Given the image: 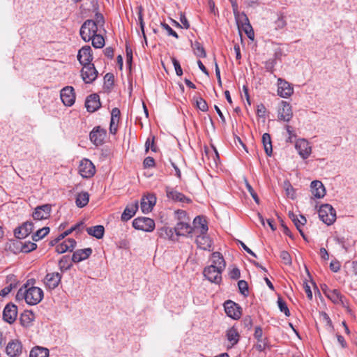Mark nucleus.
<instances>
[{
	"label": "nucleus",
	"mask_w": 357,
	"mask_h": 357,
	"mask_svg": "<svg viewBox=\"0 0 357 357\" xmlns=\"http://www.w3.org/2000/svg\"><path fill=\"white\" fill-rule=\"evenodd\" d=\"M319 217L323 222L331 225L336 220V211L331 204H322L319 210Z\"/></svg>",
	"instance_id": "f257e3e1"
},
{
	"label": "nucleus",
	"mask_w": 357,
	"mask_h": 357,
	"mask_svg": "<svg viewBox=\"0 0 357 357\" xmlns=\"http://www.w3.org/2000/svg\"><path fill=\"white\" fill-rule=\"evenodd\" d=\"M43 291L40 287L30 285L26 287V303L29 305L39 303L43 298Z\"/></svg>",
	"instance_id": "f03ea898"
},
{
	"label": "nucleus",
	"mask_w": 357,
	"mask_h": 357,
	"mask_svg": "<svg viewBox=\"0 0 357 357\" xmlns=\"http://www.w3.org/2000/svg\"><path fill=\"white\" fill-rule=\"evenodd\" d=\"M98 31L93 20H86L81 26L79 34L83 40L89 42Z\"/></svg>",
	"instance_id": "7ed1b4c3"
},
{
	"label": "nucleus",
	"mask_w": 357,
	"mask_h": 357,
	"mask_svg": "<svg viewBox=\"0 0 357 357\" xmlns=\"http://www.w3.org/2000/svg\"><path fill=\"white\" fill-rule=\"evenodd\" d=\"M132 226L136 229L150 232L154 229L155 222L151 218L139 217L132 221Z\"/></svg>",
	"instance_id": "20e7f679"
},
{
	"label": "nucleus",
	"mask_w": 357,
	"mask_h": 357,
	"mask_svg": "<svg viewBox=\"0 0 357 357\" xmlns=\"http://www.w3.org/2000/svg\"><path fill=\"white\" fill-rule=\"evenodd\" d=\"M222 270L219 269L213 266H206L203 271L204 277L211 282L220 284L222 281Z\"/></svg>",
	"instance_id": "39448f33"
},
{
	"label": "nucleus",
	"mask_w": 357,
	"mask_h": 357,
	"mask_svg": "<svg viewBox=\"0 0 357 357\" xmlns=\"http://www.w3.org/2000/svg\"><path fill=\"white\" fill-rule=\"evenodd\" d=\"M83 68L81 70V75L83 81L86 84L92 83L98 76V71L93 64L82 65Z\"/></svg>",
	"instance_id": "423d86ee"
},
{
	"label": "nucleus",
	"mask_w": 357,
	"mask_h": 357,
	"mask_svg": "<svg viewBox=\"0 0 357 357\" xmlns=\"http://www.w3.org/2000/svg\"><path fill=\"white\" fill-rule=\"evenodd\" d=\"M96 172V168L93 162L89 159H83L79 165V173L83 178H91Z\"/></svg>",
	"instance_id": "0eeeda50"
},
{
	"label": "nucleus",
	"mask_w": 357,
	"mask_h": 357,
	"mask_svg": "<svg viewBox=\"0 0 357 357\" xmlns=\"http://www.w3.org/2000/svg\"><path fill=\"white\" fill-rule=\"evenodd\" d=\"M227 315L233 319H238L241 315V307L235 302L228 300L224 303Z\"/></svg>",
	"instance_id": "6e6552de"
},
{
	"label": "nucleus",
	"mask_w": 357,
	"mask_h": 357,
	"mask_svg": "<svg viewBox=\"0 0 357 357\" xmlns=\"http://www.w3.org/2000/svg\"><path fill=\"white\" fill-rule=\"evenodd\" d=\"M295 148L303 159H307L311 154L312 148L305 139H298L296 142Z\"/></svg>",
	"instance_id": "1a4fd4ad"
},
{
	"label": "nucleus",
	"mask_w": 357,
	"mask_h": 357,
	"mask_svg": "<svg viewBox=\"0 0 357 357\" xmlns=\"http://www.w3.org/2000/svg\"><path fill=\"white\" fill-rule=\"evenodd\" d=\"M6 353L10 357H18L22 353V344L18 340L10 341L6 347Z\"/></svg>",
	"instance_id": "9d476101"
},
{
	"label": "nucleus",
	"mask_w": 357,
	"mask_h": 357,
	"mask_svg": "<svg viewBox=\"0 0 357 357\" xmlns=\"http://www.w3.org/2000/svg\"><path fill=\"white\" fill-rule=\"evenodd\" d=\"M17 316V307L12 303L7 304L3 311V320L8 324H13L16 320Z\"/></svg>",
	"instance_id": "9b49d317"
},
{
	"label": "nucleus",
	"mask_w": 357,
	"mask_h": 357,
	"mask_svg": "<svg viewBox=\"0 0 357 357\" xmlns=\"http://www.w3.org/2000/svg\"><path fill=\"white\" fill-rule=\"evenodd\" d=\"M294 93V88L291 84L287 81L279 78L278 79V94L282 98H287L290 97Z\"/></svg>",
	"instance_id": "f8f14e48"
},
{
	"label": "nucleus",
	"mask_w": 357,
	"mask_h": 357,
	"mask_svg": "<svg viewBox=\"0 0 357 357\" xmlns=\"http://www.w3.org/2000/svg\"><path fill=\"white\" fill-rule=\"evenodd\" d=\"M106 137V130L100 126L95 127L89 134L90 140L96 146L102 144Z\"/></svg>",
	"instance_id": "ddd939ff"
},
{
	"label": "nucleus",
	"mask_w": 357,
	"mask_h": 357,
	"mask_svg": "<svg viewBox=\"0 0 357 357\" xmlns=\"http://www.w3.org/2000/svg\"><path fill=\"white\" fill-rule=\"evenodd\" d=\"M52 206L50 204H43L35 208L32 216L36 220H45L50 216Z\"/></svg>",
	"instance_id": "4468645a"
},
{
	"label": "nucleus",
	"mask_w": 357,
	"mask_h": 357,
	"mask_svg": "<svg viewBox=\"0 0 357 357\" xmlns=\"http://www.w3.org/2000/svg\"><path fill=\"white\" fill-rule=\"evenodd\" d=\"M293 116V112L291 105L282 100L281 105L278 109V119L286 122H289Z\"/></svg>",
	"instance_id": "2eb2a0df"
},
{
	"label": "nucleus",
	"mask_w": 357,
	"mask_h": 357,
	"mask_svg": "<svg viewBox=\"0 0 357 357\" xmlns=\"http://www.w3.org/2000/svg\"><path fill=\"white\" fill-rule=\"evenodd\" d=\"M61 99L66 106H71L75 100L74 89L72 86H66L61 91Z\"/></svg>",
	"instance_id": "dca6fc26"
},
{
	"label": "nucleus",
	"mask_w": 357,
	"mask_h": 357,
	"mask_svg": "<svg viewBox=\"0 0 357 357\" xmlns=\"http://www.w3.org/2000/svg\"><path fill=\"white\" fill-rule=\"evenodd\" d=\"M77 60L81 65L91 63L93 60V54L92 50L90 46H84L79 50L77 54Z\"/></svg>",
	"instance_id": "f3484780"
},
{
	"label": "nucleus",
	"mask_w": 357,
	"mask_h": 357,
	"mask_svg": "<svg viewBox=\"0 0 357 357\" xmlns=\"http://www.w3.org/2000/svg\"><path fill=\"white\" fill-rule=\"evenodd\" d=\"M62 275L58 272L47 273L44 279L45 286L50 289L57 287L61 282Z\"/></svg>",
	"instance_id": "a211bd4d"
},
{
	"label": "nucleus",
	"mask_w": 357,
	"mask_h": 357,
	"mask_svg": "<svg viewBox=\"0 0 357 357\" xmlns=\"http://www.w3.org/2000/svg\"><path fill=\"white\" fill-rule=\"evenodd\" d=\"M33 229V223L32 222L27 221L24 222L21 226L15 229V236L19 239L24 238L32 232Z\"/></svg>",
	"instance_id": "6ab92c4d"
},
{
	"label": "nucleus",
	"mask_w": 357,
	"mask_h": 357,
	"mask_svg": "<svg viewBox=\"0 0 357 357\" xmlns=\"http://www.w3.org/2000/svg\"><path fill=\"white\" fill-rule=\"evenodd\" d=\"M101 106L100 97L98 94H91L86 98L85 107L89 112H94Z\"/></svg>",
	"instance_id": "aec40b11"
},
{
	"label": "nucleus",
	"mask_w": 357,
	"mask_h": 357,
	"mask_svg": "<svg viewBox=\"0 0 357 357\" xmlns=\"http://www.w3.org/2000/svg\"><path fill=\"white\" fill-rule=\"evenodd\" d=\"M156 203V197L153 194H149L141 200V209L144 213L151 212Z\"/></svg>",
	"instance_id": "412c9836"
},
{
	"label": "nucleus",
	"mask_w": 357,
	"mask_h": 357,
	"mask_svg": "<svg viewBox=\"0 0 357 357\" xmlns=\"http://www.w3.org/2000/svg\"><path fill=\"white\" fill-rule=\"evenodd\" d=\"M166 194L167 197L173 200L174 202H190V199L185 197L183 193L179 192L178 191L170 188H166Z\"/></svg>",
	"instance_id": "4be33fe9"
},
{
	"label": "nucleus",
	"mask_w": 357,
	"mask_h": 357,
	"mask_svg": "<svg viewBox=\"0 0 357 357\" xmlns=\"http://www.w3.org/2000/svg\"><path fill=\"white\" fill-rule=\"evenodd\" d=\"M92 252H93V250L90 248L77 250L73 254L71 260L74 263H79L82 261H84V260L88 259L92 254Z\"/></svg>",
	"instance_id": "5701e85b"
},
{
	"label": "nucleus",
	"mask_w": 357,
	"mask_h": 357,
	"mask_svg": "<svg viewBox=\"0 0 357 357\" xmlns=\"http://www.w3.org/2000/svg\"><path fill=\"white\" fill-rule=\"evenodd\" d=\"M312 195L317 199L322 198L326 195L324 184L319 181H313L310 184Z\"/></svg>",
	"instance_id": "b1692460"
},
{
	"label": "nucleus",
	"mask_w": 357,
	"mask_h": 357,
	"mask_svg": "<svg viewBox=\"0 0 357 357\" xmlns=\"http://www.w3.org/2000/svg\"><path fill=\"white\" fill-rule=\"evenodd\" d=\"M174 229L176 236H186L192 231L190 221L178 222Z\"/></svg>",
	"instance_id": "393cba45"
},
{
	"label": "nucleus",
	"mask_w": 357,
	"mask_h": 357,
	"mask_svg": "<svg viewBox=\"0 0 357 357\" xmlns=\"http://www.w3.org/2000/svg\"><path fill=\"white\" fill-rule=\"evenodd\" d=\"M138 209V202L136 201L134 203L129 204L126 206L123 213L121 214V220L128 221L131 219L137 212Z\"/></svg>",
	"instance_id": "a878e982"
},
{
	"label": "nucleus",
	"mask_w": 357,
	"mask_h": 357,
	"mask_svg": "<svg viewBox=\"0 0 357 357\" xmlns=\"http://www.w3.org/2000/svg\"><path fill=\"white\" fill-rule=\"evenodd\" d=\"M76 241L73 238H68L61 243L59 244L56 247V251L59 253L62 254L67 251H73V249L76 246Z\"/></svg>",
	"instance_id": "bb28decb"
},
{
	"label": "nucleus",
	"mask_w": 357,
	"mask_h": 357,
	"mask_svg": "<svg viewBox=\"0 0 357 357\" xmlns=\"http://www.w3.org/2000/svg\"><path fill=\"white\" fill-rule=\"evenodd\" d=\"M241 20H239V24H241V27L248 38L250 40H254L255 33L252 26L249 22V20L245 13L241 14Z\"/></svg>",
	"instance_id": "cd10ccee"
},
{
	"label": "nucleus",
	"mask_w": 357,
	"mask_h": 357,
	"mask_svg": "<svg viewBox=\"0 0 357 357\" xmlns=\"http://www.w3.org/2000/svg\"><path fill=\"white\" fill-rule=\"evenodd\" d=\"M120 110L117 107L112 109L111 112V121L109 125V131L112 134H115L117 131L118 123L120 120Z\"/></svg>",
	"instance_id": "c85d7f7f"
},
{
	"label": "nucleus",
	"mask_w": 357,
	"mask_h": 357,
	"mask_svg": "<svg viewBox=\"0 0 357 357\" xmlns=\"http://www.w3.org/2000/svg\"><path fill=\"white\" fill-rule=\"evenodd\" d=\"M211 266H213L215 267L218 268L220 270L224 271L226 266V263L222 255L219 252H213L211 254Z\"/></svg>",
	"instance_id": "c756f323"
},
{
	"label": "nucleus",
	"mask_w": 357,
	"mask_h": 357,
	"mask_svg": "<svg viewBox=\"0 0 357 357\" xmlns=\"http://www.w3.org/2000/svg\"><path fill=\"white\" fill-rule=\"evenodd\" d=\"M196 243L199 248L204 250H211L213 242L209 236L206 234H202L197 236L196 238Z\"/></svg>",
	"instance_id": "7c9ffc66"
},
{
	"label": "nucleus",
	"mask_w": 357,
	"mask_h": 357,
	"mask_svg": "<svg viewBox=\"0 0 357 357\" xmlns=\"http://www.w3.org/2000/svg\"><path fill=\"white\" fill-rule=\"evenodd\" d=\"M326 296L334 303H343L344 296L337 289H327L324 291Z\"/></svg>",
	"instance_id": "2f4dec72"
},
{
	"label": "nucleus",
	"mask_w": 357,
	"mask_h": 357,
	"mask_svg": "<svg viewBox=\"0 0 357 357\" xmlns=\"http://www.w3.org/2000/svg\"><path fill=\"white\" fill-rule=\"evenodd\" d=\"M226 336H227V340L231 344V347H234L239 341L240 335H239L237 329L234 326L229 328L227 331Z\"/></svg>",
	"instance_id": "473e14b6"
},
{
	"label": "nucleus",
	"mask_w": 357,
	"mask_h": 357,
	"mask_svg": "<svg viewBox=\"0 0 357 357\" xmlns=\"http://www.w3.org/2000/svg\"><path fill=\"white\" fill-rule=\"evenodd\" d=\"M88 234L98 239H101L105 234V228L102 225H96L86 228Z\"/></svg>",
	"instance_id": "72a5a7b5"
},
{
	"label": "nucleus",
	"mask_w": 357,
	"mask_h": 357,
	"mask_svg": "<svg viewBox=\"0 0 357 357\" xmlns=\"http://www.w3.org/2000/svg\"><path fill=\"white\" fill-rule=\"evenodd\" d=\"M289 217L291 220V221L294 222V225L296 226V229L298 230H300V228L305 225L307 222V220L305 216L303 215H300L299 217L294 214L293 212L289 211Z\"/></svg>",
	"instance_id": "f704fd0d"
},
{
	"label": "nucleus",
	"mask_w": 357,
	"mask_h": 357,
	"mask_svg": "<svg viewBox=\"0 0 357 357\" xmlns=\"http://www.w3.org/2000/svg\"><path fill=\"white\" fill-rule=\"evenodd\" d=\"M35 284V280L31 279L28 280L20 288L17 294H16V300L17 301H22L25 300L26 298V287L30 285H33Z\"/></svg>",
	"instance_id": "c9c22d12"
},
{
	"label": "nucleus",
	"mask_w": 357,
	"mask_h": 357,
	"mask_svg": "<svg viewBox=\"0 0 357 357\" xmlns=\"http://www.w3.org/2000/svg\"><path fill=\"white\" fill-rule=\"evenodd\" d=\"M49 349L45 347L36 346L30 351L29 357H48Z\"/></svg>",
	"instance_id": "e433bc0d"
},
{
	"label": "nucleus",
	"mask_w": 357,
	"mask_h": 357,
	"mask_svg": "<svg viewBox=\"0 0 357 357\" xmlns=\"http://www.w3.org/2000/svg\"><path fill=\"white\" fill-rule=\"evenodd\" d=\"M262 144L265 153L268 156H271L273 153L272 142L271 135L268 133H264L262 135Z\"/></svg>",
	"instance_id": "4c0bfd02"
},
{
	"label": "nucleus",
	"mask_w": 357,
	"mask_h": 357,
	"mask_svg": "<svg viewBox=\"0 0 357 357\" xmlns=\"http://www.w3.org/2000/svg\"><path fill=\"white\" fill-rule=\"evenodd\" d=\"M174 229L167 227H161L158 230V234L160 238L165 239L174 240Z\"/></svg>",
	"instance_id": "58836bf2"
},
{
	"label": "nucleus",
	"mask_w": 357,
	"mask_h": 357,
	"mask_svg": "<svg viewBox=\"0 0 357 357\" xmlns=\"http://www.w3.org/2000/svg\"><path fill=\"white\" fill-rule=\"evenodd\" d=\"M89 201V194L87 192H81L78 193L76 197L75 203L77 206L82 208L87 205Z\"/></svg>",
	"instance_id": "ea45409f"
},
{
	"label": "nucleus",
	"mask_w": 357,
	"mask_h": 357,
	"mask_svg": "<svg viewBox=\"0 0 357 357\" xmlns=\"http://www.w3.org/2000/svg\"><path fill=\"white\" fill-rule=\"evenodd\" d=\"M34 314L31 311L23 312L20 318L21 324L24 327L30 326L33 321Z\"/></svg>",
	"instance_id": "a19ab883"
},
{
	"label": "nucleus",
	"mask_w": 357,
	"mask_h": 357,
	"mask_svg": "<svg viewBox=\"0 0 357 357\" xmlns=\"http://www.w3.org/2000/svg\"><path fill=\"white\" fill-rule=\"evenodd\" d=\"M194 225L195 227H197V225L200 226L201 231L200 233L202 234H206L207 233V231L208 229L206 221L205 219L202 218L201 216H197L193 221Z\"/></svg>",
	"instance_id": "79ce46f5"
},
{
	"label": "nucleus",
	"mask_w": 357,
	"mask_h": 357,
	"mask_svg": "<svg viewBox=\"0 0 357 357\" xmlns=\"http://www.w3.org/2000/svg\"><path fill=\"white\" fill-rule=\"evenodd\" d=\"M192 47L194 50V53L197 56L201 58L206 56V51L200 43L195 41L192 44Z\"/></svg>",
	"instance_id": "37998d69"
},
{
	"label": "nucleus",
	"mask_w": 357,
	"mask_h": 357,
	"mask_svg": "<svg viewBox=\"0 0 357 357\" xmlns=\"http://www.w3.org/2000/svg\"><path fill=\"white\" fill-rule=\"evenodd\" d=\"M91 40H92V45L95 48H102L105 45L104 38L102 35L97 34V33L93 35Z\"/></svg>",
	"instance_id": "c03bdc74"
},
{
	"label": "nucleus",
	"mask_w": 357,
	"mask_h": 357,
	"mask_svg": "<svg viewBox=\"0 0 357 357\" xmlns=\"http://www.w3.org/2000/svg\"><path fill=\"white\" fill-rule=\"evenodd\" d=\"M50 232V227H45L42 229H38L36 233H34L32 236V239L33 241H38L45 236H47Z\"/></svg>",
	"instance_id": "a18cd8bd"
},
{
	"label": "nucleus",
	"mask_w": 357,
	"mask_h": 357,
	"mask_svg": "<svg viewBox=\"0 0 357 357\" xmlns=\"http://www.w3.org/2000/svg\"><path fill=\"white\" fill-rule=\"evenodd\" d=\"M21 243V251L23 252H30L36 249L37 245L35 243L27 241Z\"/></svg>",
	"instance_id": "49530a36"
},
{
	"label": "nucleus",
	"mask_w": 357,
	"mask_h": 357,
	"mask_svg": "<svg viewBox=\"0 0 357 357\" xmlns=\"http://www.w3.org/2000/svg\"><path fill=\"white\" fill-rule=\"evenodd\" d=\"M70 259L68 255L63 256L59 261V268L61 271L70 269L72 266V264H68Z\"/></svg>",
	"instance_id": "de8ad7c7"
},
{
	"label": "nucleus",
	"mask_w": 357,
	"mask_h": 357,
	"mask_svg": "<svg viewBox=\"0 0 357 357\" xmlns=\"http://www.w3.org/2000/svg\"><path fill=\"white\" fill-rule=\"evenodd\" d=\"M238 287L239 291L241 294L245 296H248L249 290H248V284L245 280H241L238 282Z\"/></svg>",
	"instance_id": "09e8293b"
},
{
	"label": "nucleus",
	"mask_w": 357,
	"mask_h": 357,
	"mask_svg": "<svg viewBox=\"0 0 357 357\" xmlns=\"http://www.w3.org/2000/svg\"><path fill=\"white\" fill-rule=\"evenodd\" d=\"M114 76L112 73H108L104 77L105 87L107 89L112 88L114 85Z\"/></svg>",
	"instance_id": "8fccbe9b"
},
{
	"label": "nucleus",
	"mask_w": 357,
	"mask_h": 357,
	"mask_svg": "<svg viewBox=\"0 0 357 357\" xmlns=\"http://www.w3.org/2000/svg\"><path fill=\"white\" fill-rule=\"evenodd\" d=\"M278 305L280 310L282 312H284L287 317L290 316V311L287 305V303L280 297H278Z\"/></svg>",
	"instance_id": "3c124183"
},
{
	"label": "nucleus",
	"mask_w": 357,
	"mask_h": 357,
	"mask_svg": "<svg viewBox=\"0 0 357 357\" xmlns=\"http://www.w3.org/2000/svg\"><path fill=\"white\" fill-rule=\"evenodd\" d=\"M83 225L82 222H78L75 224L74 226L71 227L69 229L65 231L64 232L60 234V238H64L69 234H70L74 231H79L80 227Z\"/></svg>",
	"instance_id": "603ef678"
},
{
	"label": "nucleus",
	"mask_w": 357,
	"mask_h": 357,
	"mask_svg": "<svg viewBox=\"0 0 357 357\" xmlns=\"http://www.w3.org/2000/svg\"><path fill=\"white\" fill-rule=\"evenodd\" d=\"M197 107L202 112H206L208 109V106L205 100L202 98L199 97L196 99Z\"/></svg>",
	"instance_id": "864d4df0"
},
{
	"label": "nucleus",
	"mask_w": 357,
	"mask_h": 357,
	"mask_svg": "<svg viewBox=\"0 0 357 357\" xmlns=\"http://www.w3.org/2000/svg\"><path fill=\"white\" fill-rule=\"evenodd\" d=\"M275 24L276 29H282L287 25L284 16L282 14H280L278 16V19L275 22Z\"/></svg>",
	"instance_id": "5fc2aeb1"
},
{
	"label": "nucleus",
	"mask_w": 357,
	"mask_h": 357,
	"mask_svg": "<svg viewBox=\"0 0 357 357\" xmlns=\"http://www.w3.org/2000/svg\"><path fill=\"white\" fill-rule=\"evenodd\" d=\"M245 186H246V188H247L248 191L250 192V195L252 196V197L255 200V202L257 204H259V199L258 197L257 194L255 192L254 189L250 185V184L248 182L247 180H245Z\"/></svg>",
	"instance_id": "6e6d98bb"
},
{
	"label": "nucleus",
	"mask_w": 357,
	"mask_h": 357,
	"mask_svg": "<svg viewBox=\"0 0 357 357\" xmlns=\"http://www.w3.org/2000/svg\"><path fill=\"white\" fill-rule=\"evenodd\" d=\"M176 219L178 222L190 221V218L187 215V213L183 210H177L176 211Z\"/></svg>",
	"instance_id": "4d7b16f0"
},
{
	"label": "nucleus",
	"mask_w": 357,
	"mask_h": 357,
	"mask_svg": "<svg viewBox=\"0 0 357 357\" xmlns=\"http://www.w3.org/2000/svg\"><path fill=\"white\" fill-rule=\"evenodd\" d=\"M280 256L285 265H290L291 264V257L287 251H282Z\"/></svg>",
	"instance_id": "13d9d810"
},
{
	"label": "nucleus",
	"mask_w": 357,
	"mask_h": 357,
	"mask_svg": "<svg viewBox=\"0 0 357 357\" xmlns=\"http://www.w3.org/2000/svg\"><path fill=\"white\" fill-rule=\"evenodd\" d=\"M93 22L96 24V26L98 28V26H102L105 24V19L102 14L100 13H96L95 15V20Z\"/></svg>",
	"instance_id": "bf43d9fd"
},
{
	"label": "nucleus",
	"mask_w": 357,
	"mask_h": 357,
	"mask_svg": "<svg viewBox=\"0 0 357 357\" xmlns=\"http://www.w3.org/2000/svg\"><path fill=\"white\" fill-rule=\"evenodd\" d=\"M161 26L167 32L169 36H172L176 39L178 38V36L177 33L174 31L165 22H161Z\"/></svg>",
	"instance_id": "052dcab7"
},
{
	"label": "nucleus",
	"mask_w": 357,
	"mask_h": 357,
	"mask_svg": "<svg viewBox=\"0 0 357 357\" xmlns=\"http://www.w3.org/2000/svg\"><path fill=\"white\" fill-rule=\"evenodd\" d=\"M285 128H286L287 132L289 134V137L286 139V142L288 143H292L294 139H295L296 137V135L294 133L291 126L287 125V126H286Z\"/></svg>",
	"instance_id": "680f3d73"
},
{
	"label": "nucleus",
	"mask_w": 357,
	"mask_h": 357,
	"mask_svg": "<svg viewBox=\"0 0 357 357\" xmlns=\"http://www.w3.org/2000/svg\"><path fill=\"white\" fill-rule=\"evenodd\" d=\"M138 21L139 23L140 29L142 30L143 36L144 38L145 41L146 42V37L144 32V22L143 20V15H142V8H139V13H138Z\"/></svg>",
	"instance_id": "e2e57ef3"
},
{
	"label": "nucleus",
	"mask_w": 357,
	"mask_h": 357,
	"mask_svg": "<svg viewBox=\"0 0 357 357\" xmlns=\"http://www.w3.org/2000/svg\"><path fill=\"white\" fill-rule=\"evenodd\" d=\"M242 325L244 328L250 330L252 326V319L250 316H245L242 320Z\"/></svg>",
	"instance_id": "0e129e2a"
},
{
	"label": "nucleus",
	"mask_w": 357,
	"mask_h": 357,
	"mask_svg": "<svg viewBox=\"0 0 357 357\" xmlns=\"http://www.w3.org/2000/svg\"><path fill=\"white\" fill-rule=\"evenodd\" d=\"M172 63L174 65L176 75L178 76H181L183 75V70L181 67L179 61L175 58H172Z\"/></svg>",
	"instance_id": "69168bd1"
},
{
	"label": "nucleus",
	"mask_w": 357,
	"mask_h": 357,
	"mask_svg": "<svg viewBox=\"0 0 357 357\" xmlns=\"http://www.w3.org/2000/svg\"><path fill=\"white\" fill-rule=\"evenodd\" d=\"M231 6L235 15L238 26L239 27V20H241V15H240L238 11V5L236 1H231Z\"/></svg>",
	"instance_id": "338daca9"
},
{
	"label": "nucleus",
	"mask_w": 357,
	"mask_h": 357,
	"mask_svg": "<svg viewBox=\"0 0 357 357\" xmlns=\"http://www.w3.org/2000/svg\"><path fill=\"white\" fill-rule=\"evenodd\" d=\"M240 276L241 272L238 268H234L229 273V277L232 280H237Z\"/></svg>",
	"instance_id": "774afa93"
}]
</instances>
